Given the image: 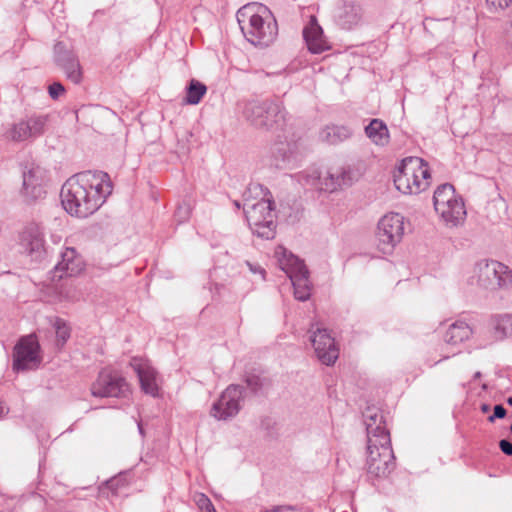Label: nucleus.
<instances>
[{
	"instance_id": "obj_16",
	"label": "nucleus",
	"mask_w": 512,
	"mask_h": 512,
	"mask_svg": "<svg viewBox=\"0 0 512 512\" xmlns=\"http://www.w3.org/2000/svg\"><path fill=\"white\" fill-rule=\"evenodd\" d=\"M314 325H312V328ZM312 332L311 342L317 358L321 363L329 366L335 363L339 356V349L335 343L334 337L325 328L316 327Z\"/></svg>"
},
{
	"instance_id": "obj_15",
	"label": "nucleus",
	"mask_w": 512,
	"mask_h": 512,
	"mask_svg": "<svg viewBox=\"0 0 512 512\" xmlns=\"http://www.w3.org/2000/svg\"><path fill=\"white\" fill-rule=\"evenodd\" d=\"M129 391L125 378L116 372L102 370L91 386L94 397H125Z\"/></svg>"
},
{
	"instance_id": "obj_7",
	"label": "nucleus",
	"mask_w": 512,
	"mask_h": 512,
	"mask_svg": "<svg viewBox=\"0 0 512 512\" xmlns=\"http://www.w3.org/2000/svg\"><path fill=\"white\" fill-rule=\"evenodd\" d=\"M435 211L451 226L464 220L466 210L462 198L455 194L454 186L444 183L437 187L433 196Z\"/></svg>"
},
{
	"instance_id": "obj_5",
	"label": "nucleus",
	"mask_w": 512,
	"mask_h": 512,
	"mask_svg": "<svg viewBox=\"0 0 512 512\" xmlns=\"http://www.w3.org/2000/svg\"><path fill=\"white\" fill-rule=\"evenodd\" d=\"M243 115L251 125L264 130L282 129L286 122V111L282 104L268 99L246 103Z\"/></svg>"
},
{
	"instance_id": "obj_38",
	"label": "nucleus",
	"mask_w": 512,
	"mask_h": 512,
	"mask_svg": "<svg viewBox=\"0 0 512 512\" xmlns=\"http://www.w3.org/2000/svg\"><path fill=\"white\" fill-rule=\"evenodd\" d=\"M64 91L65 88L60 82H54L48 87V92L52 99H57Z\"/></svg>"
},
{
	"instance_id": "obj_25",
	"label": "nucleus",
	"mask_w": 512,
	"mask_h": 512,
	"mask_svg": "<svg viewBox=\"0 0 512 512\" xmlns=\"http://www.w3.org/2000/svg\"><path fill=\"white\" fill-rule=\"evenodd\" d=\"M366 136L376 145L385 146L389 143L390 135L387 125L378 118L372 119L365 127Z\"/></svg>"
},
{
	"instance_id": "obj_13",
	"label": "nucleus",
	"mask_w": 512,
	"mask_h": 512,
	"mask_svg": "<svg viewBox=\"0 0 512 512\" xmlns=\"http://www.w3.org/2000/svg\"><path fill=\"white\" fill-rule=\"evenodd\" d=\"M245 389L242 385L231 384L220 395L219 399L213 403L210 414L217 420H229L235 417L245 398Z\"/></svg>"
},
{
	"instance_id": "obj_1",
	"label": "nucleus",
	"mask_w": 512,
	"mask_h": 512,
	"mask_svg": "<svg viewBox=\"0 0 512 512\" xmlns=\"http://www.w3.org/2000/svg\"><path fill=\"white\" fill-rule=\"evenodd\" d=\"M110 177L103 171H83L70 177L61 188L63 208L72 216L86 218L96 212L112 193Z\"/></svg>"
},
{
	"instance_id": "obj_10",
	"label": "nucleus",
	"mask_w": 512,
	"mask_h": 512,
	"mask_svg": "<svg viewBox=\"0 0 512 512\" xmlns=\"http://www.w3.org/2000/svg\"><path fill=\"white\" fill-rule=\"evenodd\" d=\"M478 284L487 290L512 287V271L498 261H481L476 265Z\"/></svg>"
},
{
	"instance_id": "obj_48",
	"label": "nucleus",
	"mask_w": 512,
	"mask_h": 512,
	"mask_svg": "<svg viewBox=\"0 0 512 512\" xmlns=\"http://www.w3.org/2000/svg\"><path fill=\"white\" fill-rule=\"evenodd\" d=\"M480 377H481V372H476V373L474 374V379H478V378H480Z\"/></svg>"
},
{
	"instance_id": "obj_43",
	"label": "nucleus",
	"mask_w": 512,
	"mask_h": 512,
	"mask_svg": "<svg viewBox=\"0 0 512 512\" xmlns=\"http://www.w3.org/2000/svg\"><path fill=\"white\" fill-rule=\"evenodd\" d=\"M503 33L507 40L512 41V18L504 23Z\"/></svg>"
},
{
	"instance_id": "obj_19",
	"label": "nucleus",
	"mask_w": 512,
	"mask_h": 512,
	"mask_svg": "<svg viewBox=\"0 0 512 512\" xmlns=\"http://www.w3.org/2000/svg\"><path fill=\"white\" fill-rule=\"evenodd\" d=\"M84 268L82 257L72 247H67L61 253V260L56 264L52 271L53 280H60L63 277H72L79 274Z\"/></svg>"
},
{
	"instance_id": "obj_35",
	"label": "nucleus",
	"mask_w": 512,
	"mask_h": 512,
	"mask_svg": "<svg viewBox=\"0 0 512 512\" xmlns=\"http://www.w3.org/2000/svg\"><path fill=\"white\" fill-rule=\"evenodd\" d=\"M246 386H243L246 390L249 389L252 394H257L263 387L262 379L257 375H248L245 378Z\"/></svg>"
},
{
	"instance_id": "obj_41",
	"label": "nucleus",
	"mask_w": 512,
	"mask_h": 512,
	"mask_svg": "<svg viewBox=\"0 0 512 512\" xmlns=\"http://www.w3.org/2000/svg\"><path fill=\"white\" fill-rule=\"evenodd\" d=\"M488 4L498 9H505L512 5V0H486Z\"/></svg>"
},
{
	"instance_id": "obj_47",
	"label": "nucleus",
	"mask_w": 512,
	"mask_h": 512,
	"mask_svg": "<svg viewBox=\"0 0 512 512\" xmlns=\"http://www.w3.org/2000/svg\"><path fill=\"white\" fill-rule=\"evenodd\" d=\"M138 429H139L140 434L144 435L141 423H138Z\"/></svg>"
},
{
	"instance_id": "obj_32",
	"label": "nucleus",
	"mask_w": 512,
	"mask_h": 512,
	"mask_svg": "<svg viewBox=\"0 0 512 512\" xmlns=\"http://www.w3.org/2000/svg\"><path fill=\"white\" fill-rule=\"evenodd\" d=\"M61 69L66 74L68 80L75 84H79L82 80V70L78 59L65 64Z\"/></svg>"
},
{
	"instance_id": "obj_42",
	"label": "nucleus",
	"mask_w": 512,
	"mask_h": 512,
	"mask_svg": "<svg viewBox=\"0 0 512 512\" xmlns=\"http://www.w3.org/2000/svg\"><path fill=\"white\" fill-rule=\"evenodd\" d=\"M293 511V507L289 505H278L273 506L272 508H265L262 512H291Z\"/></svg>"
},
{
	"instance_id": "obj_50",
	"label": "nucleus",
	"mask_w": 512,
	"mask_h": 512,
	"mask_svg": "<svg viewBox=\"0 0 512 512\" xmlns=\"http://www.w3.org/2000/svg\"><path fill=\"white\" fill-rule=\"evenodd\" d=\"M507 403H508L509 405H512V397H509V398L507 399Z\"/></svg>"
},
{
	"instance_id": "obj_24",
	"label": "nucleus",
	"mask_w": 512,
	"mask_h": 512,
	"mask_svg": "<svg viewBox=\"0 0 512 512\" xmlns=\"http://www.w3.org/2000/svg\"><path fill=\"white\" fill-rule=\"evenodd\" d=\"M132 367L134 368L137 376L139 378V382L141 385V389L146 393L153 397L158 395V384L156 381L157 372L156 370L149 366L146 363L142 362H134L132 363Z\"/></svg>"
},
{
	"instance_id": "obj_18",
	"label": "nucleus",
	"mask_w": 512,
	"mask_h": 512,
	"mask_svg": "<svg viewBox=\"0 0 512 512\" xmlns=\"http://www.w3.org/2000/svg\"><path fill=\"white\" fill-rule=\"evenodd\" d=\"M368 444L376 445L377 442L389 444L390 434L385 427L382 413L376 409H367L364 414Z\"/></svg>"
},
{
	"instance_id": "obj_46",
	"label": "nucleus",
	"mask_w": 512,
	"mask_h": 512,
	"mask_svg": "<svg viewBox=\"0 0 512 512\" xmlns=\"http://www.w3.org/2000/svg\"><path fill=\"white\" fill-rule=\"evenodd\" d=\"M5 413V407L2 405V402L0 401V416Z\"/></svg>"
},
{
	"instance_id": "obj_26",
	"label": "nucleus",
	"mask_w": 512,
	"mask_h": 512,
	"mask_svg": "<svg viewBox=\"0 0 512 512\" xmlns=\"http://www.w3.org/2000/svg\"><path fill=\"white\" fill-rule=\"evenodd\" d=\"M472 329L464 321H456L451 324L444 335V341L448 345L456 346L470 338Z\"/></svg>"
},
{
	"instance_id": "obj_3",
	"label": "nucleus",
	"mask_w": 512,
	"mask_h": 512,
	"mask_svg": "<svg viewBox=\"0 0 512 512\" xmlns=\"http://www.w3.org/2000/svg\"><path fill=\"white\" fill-rule=\"evenodd\" d=\"M266 12H269L267 8L257 3L247 4L237 11V21L244 36L255 46H269L278 33L275 19L264 20L262 14Z\"/></svg>"
},
{
	"instance_id": "obj_4",
	"label": "nucleus",
	"mask_w": 512,
	"mask_h": 512,
	"mask_svg": "<svg viewBox=\"0 0 512 512\" xmlns=\"http://www.w3.org/2000/svg\"><path fill=\"white\" fill-rule=\"evenodd\" d=\"M429 178L430 171L423 159L407 157L394 173V184L403 194H418L428 187Z\"/></svg>"
},
{
	"instance_id": "obj_37",
	"label": "nucleus",
	"mask_w": 512,
	"mask_h": 512,
	"mask_svg": "<svg viewBox=\"0 0 512 512\" xmlns=\"http://www.w3.org/2000/svg\"><path fill=\"white\" fill-rule=\"evenodd\" d=\"M191 136H192L191 132L185 131L182 138L178 139L177 153L179 155H187L188 154L190 147L187 143L189 141V137H191Z\"/></svg>"
},
{
	"instance_id": "obj_39",
	"label": "nucleus",
	"mask_w": 512,
	"mask_h": 512,
	"mask_svg": "<svg viewBox=\"0 0 512 512\" xmlns=\"http://www.w3.org/2000/svg\"><path fill=\"white\" fill-rule=\"evenodd\" d=\"M507 411L503 405L497 404L494 406V411L491 416L488 417L489 422H494L496 419H502L506 416Z\"/></svg>"
},
{
	"instance_id": "obj_20",
	"label": "nucleus",
	"mask_w": 512,
	"mask_h": 512,
	"mask_svg": "<svg viewBox=\"0 0 512 512\" xmlns=\"http://www.w3.org/2000/svg\"><path fill=\"white\" fill-rule=\"evenodd\" d=\"M20 245L25 253L34 260H38L44 253V234L42 228L35 223H31L21 234Z\"/></svg>"
},
{
	"instance_id": "obj_23",
	"label": "nucleus",
	"mask_w": 512,
	"mask_h": 512,
	"mask_svg": "<svg viewBox=\"0 0 512 512\" xmlns=\"http://www.w3.org/2000/svg\"><path fill=\"white\" fill-rule=\"evenodd\" d=\"M303 37L311 53L320 54L329 48L324 39L323 30L315 17H312L309 25L304 28Z\"/></svg>"
},
{
	"instance_id": "obj_8",
	"label": "nucleus",
	"mask_w": 512,
	"mask_h": 512,
	"mask_svg": "<svg viewBox=\"0 0 512 512\" xmlns=\"http://www.w3.org/2000/svg\"><path fill=\"white\" fill-rule=\"evenodd\" d=\"M299 181L303 185L311 186L318 191L331 193L339 188L351 186L354 179L350 169L341 168L335 173L326 172L325 176L318 170H312L301 174Z\"/></svg>"
},
{
	"instance_id": "obj_28",
	"label": "nucleus",
	"mask_w": 512,
	"mask_h": 512,
	"mask_svg": "<svg viewBox=\"0 0 512 512\" xmlns=\"http://www.w3.org/2000/svg\"><path fill=\"white\" fill-rule=\"evenodd\" d=\"M490 325L493 328L495 338L503 339L512 335V315L499 314L490 319Z\"/></svg>"
},
{
	"instance_id": "obj_34",
	"label": "nucleus",
	"mask_w": 512,
	"mask_h": 512,
	"mask_svg": "<svg viewBox=\"0 0 512 512\" xmlns=\"http://www.w3.org/2000/svg\"><path fill=\"white\" fill-rule=\"evenodd\" d=\"M194 501L201 512H216L211 500L203 493H197Z\"/></svg>"
},
{
	"instance_id": "obj_2",
	"label": "nucleus",
	"mask_w": 512,
	"mask_h": 512,
	"mask_svg": "<svg viewBox=\"0 0 512 512\" xmlns=\"http://www.w3.org/2000/svg\"><path fill=\"white\" fill-rule=\"evenodd\" d=\"M243 198L245 217L253 234L266 240L274 238L276 224L270 191L259 183H251Z\"/></svg>"
},
{
	"instance_id": "obj_45",
	"label": "nucleus",
	"mask_w": 512,
	"mask_h": 512,
	"mask_svg": "<svg viewBox=\"0 0 512 512\" xmlns=\"http://www.w3.org/2000/svg\"><path fill=\"white\" fill-rule=\"evenodd\" d=\"M489 409H490V408H489V406H488L487 404H483V405L481 406V410H482L484 413L488 412V411H489Z\"/></svg>"
},
{
	"instance_id": "obj_9",
	"label": "nucleus",
	"mask_w": 512,
	"mask_h": 512,
	"mask_svg": "<svg viewBox=\"0 0 512 512\" xmlns=\"http://www.w3.org/2000/svg\"><path fill=\"white\" fill-rule=\"evenodd\" d=\"M404 235V217L398 213L383 216L377 226L376 245L379 251L390 254Z\"/></svg>"
},
{
	"instance_id": "obj_33",
	"label": "nucleus",
	"mask_w": 512,
	"mask_h": 512,
	"mask_svg": "<svg viewBox=\"0 0 512 512\" xmlns=\"http://www.w3.org/2000/svg\"><path fill=\"white\" fill-rule=\"evenodd\" d=\"M126 485V480L123 476L119 475L116 477H112L111 479L107 480L103 487H101V492L104 493V489H109L113 494H116L118 490L121 487H124Z\"/></svg>"
},
{
	"instance_id": "obj_6",
	"label": "nucleus",
	"mask_w": 512,
	"mask_h": 512,
	"mask_svg": "<svg viewBox=\"0 0 512 512\" xmlns=\"http://www.w3.org/2000/svg\"><path fill=\"white\" fill-rule=\"evenodd\" d=\"M275 253L281 269L292 282L295 298L299 301L308 300L310 297L309 271L304 262L282 246H279Z\"/></svg>"
},
{
	"instance_id": "obj_17",
	"label": "nucleus",
	"mask_w": 512,
	"mask_h": 512,
	"mask_svg": "<svg viewBox=\"0 0 512 512\" xmlns=\"http://www.w3.org/2000/svg\"><path fill=\"white\" fill-rule=\"evenodd\" d=\"M273 163L277 168H292L303 158L301 145L297 141L277 140L271 147Z\"/></svg>"
},
{
	"instance_id": "obj_40",
	"label": "nucleus",
	"mask_w": 512,
	"mask_h": 512,
	"mask_svg": "<svg viewBox=\"0 0 512 512\" xmlns=\"http://www.w3.org/2000/svg\"><path fill=\"white\" fill-rule=\"evenodd\" d=\"M500 450L508 456H512V442L507 439H502L499 442Z\"/></svg>"
},
{
	"instance_id": "obj_29",
	"label": "nucleus",
	"mask_w": 512,
	"mask_h": 512,
	"mask_svg": "<svg viewBox=\"0 0 512 512\" xmlns=\"http://www.w3.org/2000/svg\"><path fill=\"white\" fill-rule=\"evenodd\" d=\"M206 92L207 87L205 84L196 79H191L186 87L185 102L191 105H196L201 101Z\"/></svg>"
},
{
	"instance_id": "obj_12",
	"label": "nucleus",
	"mask_w": 512,
	"mask_h": 512,
	"mask_svg": "<svg viewBox=\"0 0 512 512\" xmlns=\"http://www.w3.org/2000/svg\"><path fill=\"white\" fill-rule=\"evenodd\" d=\"M367 474L371 478H386L395 468V457L389 444L377 442L376 445H367Z\"/></svg>"
},
{
	"instance_id": "obj_31",
	"label": "nucleus",
	"mask_w": 512,
	"mask_h": 512,
	"mask_svg": "<svg viewBox=\"0 0 512 512\" xmlns=\"http://www.w3.org/2000/svg\"><path fill=\"white\" fill-rule=\"evenodd\" d=\"M53 326L55 328L57 346L63 347L70 338V328L61 318H56Z\"/></svg>"
},
{
	"instance_id": "obj_14",
	"label": "nucleus",
	"mask_w": 512,
	"mask_h": 512,
	"mask_svg": "<svg viewBox=\"0 0 512 512\" xmlns=\"http://www.w3.org/2000/svg\"><path fill=\"white\" fill-rule=\"evenodd\" d=\"M40 345L34 334L22 337L14 348L13 369L24 371L35 369L41 362Z\"/></svg>"
},
{
	"instance_id": "obj_44",
	"label": "nucleus",
	"mask_w": 512,
	"mask_h": 512,
	"mask_svg": "<svg viewBox=\"0 0 512 512\" xmlns=\"http://www.w3.org/2000/svg\"><path fill=\"white\" fill-rule=\"evenodd\" d=\"M247 265L253 273H261L262 275L265 274L264 269H262L260 266H254L250 262H247Z\"/></svg>"
},
{
	"instance_id": "obj_27",
	"label": "nucleus",
	"mask_w": 512,
	"mask_h": 512,
	"mask_svg": "<svg viewBox=\"0 0 512 512\" xmlns=\"http://www.w3.org/2000/svg\"><path fill=\"white\" fill-rule=\"evenodd\" d=\"M352 135V130L343 125L326 126L320 133L322 141L329 144H337L348 139Z\"/></svg>"
},
{
	"instance_id": "obj_22",
	"label": "nucleus",
	"mask_w": 512,
	"mask_h": 512,
	"mask_svg": "<svg viewBox=\"0 0 512 512\" xmlns=\"http://www.w3.org/2000/svg\"><path fill=\"white\" fill-rule=\"evenodd\" d=\"M42 170L40 167H30L23 170L22 193L31 200L43 198L46 191L43 188Z\"/></svg>"
},
{
	"instance_id": "obj_49",
	"label": "nucleus",
	"mask_w": 512,
	"mask_h": 512,
	"mask_svg": "<svg viewBox=\"0 0 512 512\" xmlns=\"http://www.w3.org/2000/svg\"><path fill=\"white\" fill-rule=\"evenodd\" d=\"M234 204H235V206H236L237 208H240V202H239V201H237V200H236V201H234Z\"/></svg>"
},
{
	"instance_id": "obj_11",
	"label": "nucleus",
	"mask_w": 512,
	"mask_h": 512,
	"mask_svg": "<svg viewBox=\"0 0 512 512\" xmlns=\"http://www.w3.org/2000/svg\"><path fill=\"white\" fill-rule=\"evenodd\" d=\"M48 121L47 114L26 115L11 125L6 132V137L13 142L33 141L45 133Z\"/></svg>"
},
{
	"instance_id": "obj_21",
	"label": "nucleus",
	"mask_w": 512,
	"mask_h": 512,
	"mask_svg": "<svg viewBox=\"0 0 512 512\" xmlns=\"http://www.w3.org/2000/svg\"><path fill=\"white\" fill-rule=\"evenodd\" d=\"M362 19L361 7L353 0H344L334 13L336 24L344 30L356 27Z\"/></svg>"
},
{
	"instance_id": "obj_30",
	"label": "nucleus",
	"mask_w": 512,
	"mask_h": 512,
	"mask_svg": "<svg viewBox=\"0 0 512 512\" xmlns=\"http://www.w3.org/2000/svg\"><path fill=\"white\" fill-rule=\"evenodd\" d=\"M76 59V55L72 51L66 49V46L63 42H57L55 44L54 60L60 68Z\"/></svg>"
},
{
	"instance_id": "obj_36",
	"label": "nucleus",
	"mask_w": 512,
	"mask_h": 512,
	"mask_svg": "<svg viewBox=\"0 0 512 512\" xmlns=\"http://www.w3.org/2000/svg\"><path fill=\"white\" fill-rule=\"evenodd\" d=\"M190 213V205L188 203H182L178 205L174 213V218L178 223H183L189 219Z\"/></svg>"
},
{
	"instance_id": "obj_51",
	"label": "nucleus",
	"mask_w": 512,
	"mask_h": 512,
	"mask_svg": "<svg viewBox=\"0 0 512 512\" xmlns=\"http://www.w3.org/2000/svg\"><path fill=\"white\" fill-rule=\"evenodd\" d=\"M292 512V511H291Z\"/></svg>"
}]
</instances>
